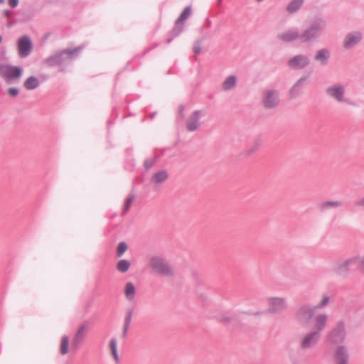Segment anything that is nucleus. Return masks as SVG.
<instances>
[{
	"mask_svg": "<svg viewBox=\"0 0 364 364\" xmlns=\"http://www.w3.org/2000/svg\"><path fill=\"white\" fill-rule=\"evenodd\" d=\"M200 51H201L200 42V41H197L194 44L193 52L196 54H199L200 53Z\"/></svg>",
	"mask_w": 364,
	"mask_h": 364,
	"instance_id": "obj_41",
	"label": "nucleus"
},
{
	"mask_svg": "<svg viewBox=\"0 0 364 364\" xmlns=\"http://www.w3.org/2000/svg\"><path fill=\"white\" fill-rule=\"evenodd\" d=\"M4 14L5 16L9 18L11 16V12L10 11H9V10H5L4 11Z\"/></svg>",
	"mask_w": 364,
	"mask_h": 364,
	"instance_id": "obj_47",
	"label": "nucleus"
},
{
	"mask_svg": "<svg viewBox=\"0 0 364 364\" xmlns=\"http://www.w3.org/2000/svg\"><path fill=\"white\" fill-rule=\"evenodd\" d=\"M309 63L310 59L307 55L299 54L288 61V66L294 70H301L307 67Z\"/></svg>",
	"mask_w": 364,
	"mask_h": 364,
	"instance_id": "obj_13",
	"label": "nucleus"
},
{
	"mask_svg": "<svg viewBox=\"0 0 364 364\" xmlns=\"http://www.w3.org/2000/svg\"><path fill=\"white\" fill-rule=\"evenodd\" d=\"M293 364H296V360H294V361L293 362Z\"/></svg>",
	"mask_w": 364,
	"mask_h": 364,
	"instance_id": "obj_53",
	"label": "nucleus"
},
{
	"mask_svg": "<svg viewBox=\"0 0 364 364\" xmlns=\"http://www.w3.org/2000/svg\"><path fill=\"white\" fill-rule=\"evenodd\" d=\"M130 267V262L126 259H121L117 264V269L122 273L127 272Z\"/></svg>",
	"mask_w": 364,
	"mask_h": 364,
	"instance_id": "obj_32",
	"label": "nucleus"
},
{
	"mask_svg": "<svg viewBox=\"0 0 364 364\" xmlns=\"http://www.w3.org/2000/svg\"><path fill=\"white\" fill-rule=\"evenodd\" d=\"M301 34L297 28L289 29L286 32L278 34L277 38L286 43L292 42L296 39L301 41Z\"/></svg>",
	"mask_w": 364,
	"mask_h": 364,
	"instance_id": "obj_18",
	"label": "nucleus"
},
{
	"mask_svg": "<svg viewBox=\"0 0 364 364\" xmlns=\"http://www.w3.org/2000/svg\"><path fill=\"white\" fill-rule=\"evenodd\" d=\"M19 0H8V4L12 9H15L18 6Z\"/></svg>",
	"mask_w": 364,
	"mask_h": 364,
	"instance_id": "obj_44",
	"label": "nucleus"
},
{
	"mask_svg": "<svg viewBox=\"0 0 364 364\" xmlns=\"http://www.w3.org/2000/svg\"><path fill=\"white\" fill-rule=\"evenodd\" d=\"M346 337V323L343 320L339 321L336 326L328 333L327 341L332 345L340 346Z\"/></svg>",
	"mask_w": 364,
	"mask_h": 364,
	"instance_id": "obj_4",
	"label": "nucleus"
},
{
	"mask_svg": "<svg viewBox=\"0 0 364 364\" xmlns=\"http://www.w3.org/2000/svg\"><path fill=\"white\" fill-rule=\"evenodd\" d=\"M69 351V337L68 336H63L61 338L60 343V353L62 355H66Z\"/></svg>",
	"mask_w": 364,
	"mask_h": 364,
	"instance_id": "obj_33",
	"label": "nucleus"
},
{
	"mask_svg": "<svg viewBox=\"0 0 364 364\" xmlns=\"http://www.w3.org/2000/svg\"><path fill=\"white\" fill-rule=\"evenodd\" d=\"M150 265L155 272L162 277H171L173 270L168 262L164 258L154 256L150 260Z\"/></svg>",
	"mask_w": 364,
	"mask_h": 364,
	"instance_id": "obj_5",
	"label": "nucleus"
},
{
	"mask_svg": "<svg viewBox=\"0 0 364 364\" xmlns=\"http://www.w3.org/2000/svg\"><path fill=\"white\" fill-rule=\"evenodd\" d=\"M109 348L110 349L112 355L116 363V364H119L120 362L119 356L117 350V338L113 337L110 339L109 343Z\"/></svg>",
	"mask_w": 364,
	"mask_h": 364,
	"instance_id": "obj_24",
	"label": "nucleus"
},
{
	"mask_svg": "<svg viewBox=\"0 0 364 364\" xmlns=\"http://www.w3.org/2000/svg\"><path fill=\"white\" fill-rule=\"evenodd\" d=\"M157 159V155H154L152 158L146 159L144 162V168L146 170L150 169L156 164Z\"/></svg>",
	"mask_w": 364,
	"mask_h": 364,
	"instance_id": "obj_36",
	"label": "nucleus"
},
{
	"mask_svg": "<svg viewBox=\"0 0 364 364\" xmlns=\"http://www.w3.org/2000/svg\"><path fill=\"white\" fill-rule=\"evenodd\" d=\"M18 46V54L21 58H26L28 57L32 50H33V43L31 38L28 36H23L21 37L17 42Z\"/></svg>",
	"mask_w": 364,
	"mask_h": 364,
	"instance_id": "obj_11",
	"label": "nucleus"
},
{
	"mask_svg": "<svg viewBox=\"0 0 364 364\" xmlns=\"http://www.w3.org/2000/svg\"><path fill=\"white\" fill-rule=\"evenodd\" d=\"M363 39V34L360 31H354L348 33L343 41V47L350 49L358 44Z\"/></svg>",
	"mask_w": 364,
	"mask_h": 364,
	"instance_id": "obj_16",
	"label": "nucleus"
},
{
	"mask_svg": "<svg viewBox=\"0 0 364 364\" xmlns=\"http://www.w3.org/2000/svg\"><path fill=\"white\" fill-rule=\"evenodd\" d=\"M237 84V78L235 75L228 76L223 82L222 87L224 90H230L233 89Z\"/></svg>",
	"mask_w": 364,
	"mask_h": 364,
	"instance_id": "obj_27",
	"label": "nucleus"
},
{
	"mask_svg": "<svg viewBox=\"0 0 364 364\" xmlns=\"http://www.w3.org/2000/svg\"><path fill=\"white\" fill-rule=\"evenodd\" d=\"M1 71L2 77L7 82L21 77L23 73V69L21 68L14 66L10 64L1 65Z\"/></svg>",
	"mask_w": 364,
	"mask_h": 364,
	"instance_id": "obj_10",
	"label": "nucleus"
},
{
	"mask_svg": "<svg viewBox=\"0 0 364 364\" xmlns=\"http://www.w3.org/2000/svg\"><path fill=\"white\" fill-rule=\"evenodd\" d=\"M80 50L81 47H77L73 49L68 48L58 51L48 56L45 60V63L49 67L68 65L78 55Z\"/></svg>",
	"mask_w": 364,
	"mask_h": 364,
	"instance_id": "obj_2",
	"label": "nucleus"
},
{
	"mask_svg": "<svg viewBox=\"0 0 364 364\" xmlns=\"http://www.w3.org/2000/svg\"><path fill=\"white\" fill-rule=\"evenodd\" d=\"M361 257L355 256L346 259H338L332 266V271L338 276L346 277L351 270L360 267Z\"/></svg>",
	"mask_w": 364,
	"mask_h": 364,
	"instance_id": "obj_3",
	"label": "nucleus"
},
{
	"mask_svg": "<svg viewBox=\"0 0 364 364\" xmlns=\"http://www.w3.org/2000/svg\"><path fill=\"white\" fill-rule=\"evenodd\" d=\"M355 205L364 207V196L361 199L355 201Z\"/></svg>",
	"mask_w": 364,
	"mask_h": 364,
	"instance_id": "obj_46",
	"label": "nucleus"
},
{
	"mask_svg": "<svg viewBox=\"0 0 364 364\" xmlns=\"http://www.w3.org/2000/svg\"><path fill=\"white\" fill-rule=\"evenodd\" d=\"M40 85L38 79L35 76L28 77L24 82L23 86L28 90L37 88Z\"/></svg>",
	"mask_w": 364,
	"mask_h": 364,
	"instance_id": "obj_26",
	"label": "nucleus"
},
{
	"mask_svg": "<svg viewBox=\"0 0 364 364\" xmlns=\"http://www.w3.org/2000/svg\"><path fill=\"white\" fill-rule=\"evenodd\" d=\"M326 27V20L321 16L316 17L301 33V43H309L318 41Z\"/></svg>",
	"mask_w": 364,
	"mask_h": 364,
	"instance_id": "obj_1",
	"label": "nucleus"
},
{
	"mask_svg": "<svg viewBox=\"0 0 364 364\" xmlns=\"http://www.w3.org/2000/svg\"><path fill=\"white\" fill-rule=\"evenodd\" d=\"M134 308L129 309L127 312L124 318V323L122 333V338H125L127 337L128 330L131 323V321L134 314Z\"/></svg>",
	"mask_w": 364,
	"mask_h": 364,
	"instance_id": "obj_23",
	"label": "nucleus"
},
{
	"mask_svg": "<svg viewBox=\"0 0 364 364\" xmlns=\"http://www.w3.org/2000/svg\"><path fill=\"white\" fill-rule=\"evenodd\" d=\"M87 330V324L81 325L71 341V350L74 351H77L81 346L82 342L84 341Z\"/></svg>",
	"mask_w": 364,
	"mask_h": 364,
	"instance_id": "obj_12",
	"label": "nucleus"
},
{
	"mask_svg": "<svg viewBox=\"0 0 364 364\" xmlns=\"http://www.w3.org/2000/svg\"><path fill=\"white\" fill-rule=\"evenodd\" d=\"M127 250V245L125 242H120L117 250V257H121Z\"/></svg>",
	"mask_w": 364,
	"mask_h": 364,
	"instance_id": "obj_37",
	"label": "nucleus"
},
{
	"mask_svg": "<svg viewBox=\"0 0 364 364\" xmlns=\"http://www.w3.org/2000/svg\"><path fill=\"white\" fill-rule=\"evenodd\" d=\"M333 360L335 364H348L349 354L345 346L340 345L336 348Z\"/></svg>",
	"mask_w": 364,
	"mask_h": 364,
	"instance_id": "obj_15",
	"label": "nucleus"
},
{
	"mask_svg": "<svg viewBox=\"0 0 364 364\" xmlns=\"http://www.w3.org/2000/svg\"><path fill=\"white\" fill-rule=\"evenodd\" d=\"M168 178V173L166 170L162 169L154 173L151 177L150 181L154 185L155 190L160 188L161 186Z\"/></svg>",
	"mask_w": 364,
	"mask_h": 364,
	"instance_id": "obj_19",
	"label": "nucleus"
},
{
	"mask_svg": "<svg viewBox=\"0 0 364 364\" xmlns=\"http://www.w3.org/2000/svg\"><path fill=\"white\" fill-rule=\"evenodd\" d=\"M183 110H184V106L181 105L179 106V109H178V114H179L181 118H183L184 117Z\"/></svg>",
	"mask_w": 364,
	"mask_h": 364,
	"instance_id": "obj_45",
	"label": "nucleus"
},
{
	"mask_svg": "<svg viewBox=\"0 0 364 364\" xmlns=\"http://www.w3.org/2000/svg\"><path fill=\"white\" fill-rule=\"evenodd\" d=\"M258 2H261L263 0H257Z\"/></svg>",
	"mask_w": 364,
	"mask_h": 364,
	"instance_id": "obj_52",
	"label": "nucleus"
},
{
	"mask_svg": "<svg viewBox=\"0 0 364 364\" xmlns=\"http://www.w3.org/2000/svg\"><path fill=\"white\" fill-rule=\"evenodd\" d=\"M342 205V203L338 200H328L321 203L319 205L320 209L322 211H325L326 210L331 209V208H336L338 207H340Z\"/></svg>",
	"mask_w": 364,
	"mask_h": 364,
	"instance_id": "obj_29",
	"label": "nucleus"
},
{
	"mask_svg": "<svg viewBox=\"0 0 364 364\" xmlns=\"http://www.w3.org/2000/svg\"><path fill=\"white\" fill-rule=\"evenodd\" d=\"M345 87L341 83H337L326 88V94L340 103H348L349 100L345 97Z\"/></svg>",
	"mask_w": 364,
	"mask_h": 364,
	"instance_id": "obj_8",
	"label": "nucleus"
},
{
	"mask_svg": "<svg viewBox=\"0 0 364 364\" xmlns=\"http://www.w3.org/2000/svg\"><path fill=\"white\" fill-rule=\"evenodd\" d=\"M328 316L326 314H319L314 318V332L321 333L325 329L327 325Z\"/></svg>",
	"mask_w": 364,
	"mask_h": 364,
	"instance_id": "obj_20",
	"label": "nucleus"
},
{
	"mask_svg": "<svg viewBox=\"0 0 364 364\" xmlns=\"http://www.w3.org/2000/svg\"><path fill=\"white\" fill-rule=\"evenodd\" d=\"M239 316L235 314H223L220 317V321L223 323H228L230 322L238 321Z\"/></svg>",
	"mask_w": 364,
	"mask_h": 364,
	"instance_id": "obj_31",
	"label": "nucleus"
},
{
	"mask_svg": "<svg viewBox=\"0 0 364 364\" xmlns=\"http://www.w3.org/2000/svg\"><path fill=\"white\" fill-rule=\"evenodd\" d=\"M191 13V6H186L184 10L182 11L178 18L176 20L178 22L183 23L189 17Z\"/></svg>",
	"mask_w": 364,
	"mask_h": 364,
	"instance_id": "obj_35",
	"label": "nucleus"
},
{
	"mask_svg": "<svg viewBox=\"0 0 364 364\" xmlns=\"http://www.w3.org/2000/svg\"><path fill=\"white\" fill-rule=\"evenodd\" d=\"M4 3V0H0V4H2Z\"/></svg>",
	"mask_w": 364,
	"mask_h": 364,
	"instance_id": "obj_49",
	"label": "nucleus"
},
{
	"mask_svg": "<svg viewBox=\"0 0 364 364\" xmlns=\"http://www.w3.org/2000/svg\"><path fill=\"white\" fill-rule=\"evenodd\" d=\"M262 139L259 137L255 139L250 148L244 151L242 154L244 156H249L255 152L262 145Z\"/></svg>",
	"mask_w": 364,
	"mask_h": 364,
	"instance_id": "obj_28",
	"label": "nucleus"
},
{
	"mask_svg": "<svg viewBox=\"0 0 364 364\" xmlns=\"http://www.w3.org/2000/svg\"><path fill=\"white\" fill-rule=\"evenodd\" d=\"M330 299L327 294H323L321 301L316 306H314L315 309H322L329 303Z\"/></svg>",
	"mask_w": 364,
	"mask_h": 364,
	"instance_id": "obj_40",
	"label": "nucleus"
},
{
	"mask_svg": "<svg viewBox=\"0 0 364 364\" xmlns=\"http://www.w3.org/2000/svg\"><path fill=\"white\" fill-rule=\"evenodd\" d=\"M18 90L15 87H11L8 90V93L12 97L17 96L18 95Z\"/></svg>",
	"mask_w": 364,
	"mask_h": 364,
	"instance_id": "obj_42",
	"label": "nucleus"
},
{
	"mask_svg": "<svg viewBox=\"0 0 364 364\" xmlns=\"http://www.w3.org/2000/svg\"><path fill=\"white\" fill-rule=\"evenodd\" d=\"M222 1H223V0H219L218 3H219V4H221Z\"/></svg>",
	"mask_w": 364,
	"mask_h": 364,
	"instance_id": "obj_51",
	"label": "nucleus"
},
{
	"mask_svg": "<svg viewBox=\"0 0 364 364\" xmlns=\"http://www.w3.org/2000/svg\"><path fill=\"white\" fill-rule=\"evenodd\" d=\"M268 312L272 314H279L287 308L285 299L281 297H271L268 299Z\"/></svg>",
	"mask_w": 364,
	"mask_h": 364,
	"instance_id": "obj_14",
	"label": "nucleus"
},
{
	"mask_svg": "<svg viewBox=\"0 0 364 364\" xmlns=\"http://www.w3.org/2000/svg\"><path fill=\"white\" fill-rule=\"evenodd\" d=\"M156 113V112H153V113H151V115H150V119H153V118L154 117V116H155Z\"/></svg>",
	"mask_w": 364,
	"mask_h": 364,
	"instance_id": "obj_48",
	"label": "nucleus"
},
{
	"mask_svg": "<svg viewBox=\"0 0 364 364\" xmlns=\"http://www.w3.org/2000/svg\"><path fill=\"white\" fill-rule=\"evenodd\" d=\"M263 311H255V312H252V311H245V312H242L243 314H246V315H249V316H260L262 314H263Z\"/></svg>",
	"mask_w": 364,
	"mask_h": 364,
	"instance_id": "obj_43",
	"label": "nucleus"
},
{
	"mask_svg": "<svg viewBox=\"0 0 364 364\" xmlns=\"http://www.w3.org/2000/svg\"><path fill=\"white\" fill-rule=\"evenodd\" d=\"M135 291V287L132 283L129 282L126 284L125 295L129 300L134 299Z\"/></svg>",
	"mask_w": 364,
	"mask_h": 364,
	"instance_id": "obj_34",
	"label": "nucleus"
},
{
	"mask_svg": "<svg viewBox=\"0 0 364 364\" xmlns=\"http://www.w3.org/2000/svg\"><path fill=\"white\" fill-rule=\"evenodd\" d=\"M202 117V111L195 110L188 117L186 122V129L189 132L196 131L200 126V119Z\"/></svg>",
	"mask_w": 364,
	"mask_h": 364,
	"instance_id": "obj_17",
	"label": "nucleus"
},
{
	"mask_svg": "<svg viewBox=\"0 0 364 364\" xmlns=\"http://www.w3.org/2000/svg\"><path fill=\"white\" fill-rule=\"evenodd\" d=\"M321 338V333L310 331L304 335L300 341L299 346L302 350L313 349L318 344Z\"/></svg>",
	"mask_w": 364,
	"mask_h": 364,
	"instance_id": "obj_9",
	"label": "nucleus"
},
{
	"mask_svg": "<svg viewBox=\"0 0 364 364\" xmlns=\"http://www.w3.org/2000/svg\"><path fill=\"white\" fill-rule=\"evenodd\" d=\"M307 79V76L301 77L291 87L289 90L290 97L294 99L300 95V88L304 81Z\"/></svg>",
	"mask_w": 364,
	"mask_h": 364,
	"instance_id": "obj_22",
	"label": "nucleus"
},
{
	"mask_svg": "<svg viewBox=\"0 0 364 364\" xmlns=\"http://www.w3.org/2000/svg\"><path fill=\"white\" fill-rule=\"evenodd\" d=\"M183 23L178 22V21H176L175 25L171 31V34H172L173 37L168 38L167 43H170L173 41V38L179 36L181 33V32L183 31Z\"/></svg>",
	"mask_w": 364,
	"mask_h": 364,
	"instance_id": "obj_30",
	"label": "nucleus"
},
{
	"mask_svg": "<svg viewBox=\"0 0 364 364\" xmlns=\"http://www.w3.org/2000/svg\"><path fill=\"white\" fill-rule=\"evenodd\" d=\"M280 102L279 92L276 90H265L263 92L262 103L265 109L276 108Z\"/></svg>",
	"mask_w": 364,
	"mask_h": 364,
	"instance_id": "obj_7",
	"label": "nucleus"
},
{
	"mask_svg": "<svg viewBox=\"0 0 364 364\" xmlns=\"http://www.w3.org/2000/svg\"><path fill=\"white\" fill-rule=\"evenodd\" d=\"M330 58V50L327 48H321L316 52L314 60L318 62L321 65L325 66L328 65Z\"/></svg>",
	"mask_w": 364,
	"mask_h": 364,
	"instance_id": "obj_21",
	"label": "nucleus"
},
{
	"mask_svg": "<svg viewBox=\"0 0 364 364\" xmlns=\"http://www.w3.org/2000/svg\"><path fill=\"white\" fill-rule=\"evenodd\" d=\"M1 41H2V37H1V36H0V43H1Z\"/></svg>",
	"mask_w": 364,
	"mask_h": 364,
	"instance_id": "obj_50",
	"label": "nucleus"
},
{
	"mask_svg": "<svg viewBox=\"0 0 364 364\" xmlns=\"http://www.w3.org/2000/svg\"><path fill=\"white\" fill-rule=\"evenodd\" d=\"M125 168L130 171H132L135 169L134 164L132 163V159L129 155V149L127 151V159H126V162H125Z\"/></svg>",
	"mask_w": 364,
	"mask_h": 364,
	"instance_id": "obj_39",
	"label": "nucleus"
},
{
	"mask_svg": "<svg viewBox=\"0 0 364 364\" xmlns=\"http://www.w3.org/2000/svg\"><path fill=\"white\" fill-rule=\"evenodd\" d=\"M315 311L314 306L303 305L300 306L295 316L296 321L303 326H307L310 323Z\"/></svg>",
	"mask_w": 364,
	"mask_h": 364,
	"instance_id": "obj_6",
	"label": "nucleus"
},
{
	"mask_svg": "<svg viewBox=\"0 0 364 364\" xmlns=\"http://www.w3.org/2000/svg\"><path fill=\"white\" fill-rule=\"evenodd\" d=\"M135 199V196L134 193H131L129 197L127 198L125 205L123 208L122 213L125 214L129 209L131 204Z\"/></svg>",
	"mask_w": 364,
	"mask_h": 364,
	"instance_id": "obj_38",
	"label": "nucleus"
},
{
	"mask_svg": "<svg viewBox=\"0 0 364 364\" xmlns=\"http://www.w3.org/2000/svg\"><path fill=\"white\" fill-rule=\"evenodd\" d=\"M304 0H291L287 5L286 10L289 14L298 11L304 4Z\"/></svg>",
	"mask_w": 364,
	"mask_h": 364,
	"instance_id": "obj_25",
	"label": "nucleus"
}]
</instances>
